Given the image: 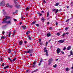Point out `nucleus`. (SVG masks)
Listing matches in <instances>:
<instances>
[{
    "label": "nucleus",
    "instance_id": "obj_30",
    "mask_svg": "<svg viewBox=\"0 0 73 73\" xmlns=\"http://www.w3.org/2000/svg\"><path fill=\"white\" fill-rule=\"evenodd\" d=\"M33 68H35V67H36V66L35 64H33L32 66Z\"/></svg>",
    "mask_w": 73,
    "mask_h": 73
},
{
    "label": "nucleus",
    "instance_id": "obj_55",
    "mask_svg": "<svg viewBox=\"0 0 73 73\" xmlns=\"http://www.w3.org/2000/svg\"><path fill=\"white\" fill-rule=\"evenodd\" d=\"M24 42V43H25V44H27V42L26 41H25Z\"/></svg>",
    "mask_w": 73,
    "mask_h": 73
},
{
    "label": "nucleus",
    "instance_id": "obj_54",
    "mask_svg": "<svg viewBox=\"0 0 73 73\" xmlns=\"http://www.w3.org/2000/svg\"><path fill=\"white\" fill-rule=\"evenodd\" d=\"M58 25V23H57V22H56L55 25Z\"/></svg>",
    "mask_w": 73,
    "mask_h": 73
},
{
    "label": "nucleus",
    "instance_id": "obj_14",
    "mask_svg": "<svg viewBox=\"0 0 73 73\" xmlns=\"http://www.w3.org/2000/svg\"><path fill=\"white\" fill-rule=\"evenodd\" d=\"M46 55L47 57H48L49 56V54H48V50H46Z\"/></svg>",
    "mask_w": 73,
    "mask_h": 73
},
{
    "label": "nucleus",
    "instance_id": "obj_45",
    "mask_svg": "<svg viewBox=\"0 0 73 73\" xmlns=\"http://www.w3.org/2000/svg\"><path fill=\"white\" fill-rule=\"evenodd\" d=\"M39 41L40 42H41V39H39Z\"/></svg>",
    "mask_w": 73,
    "mask_h": 73
},
{
    "label": "nucleus",
    "instance_id": "obj_59",
    "mask_svg": "<svg viewBox=\"0 0 73 73\" xmlns=\"http://www.w3.org/2000/svg\"><path fill=\"white\" fill-rule=\"evenodd\" d=\"M52 29V28L51 27H50L49 28V29L50 30H51Z\"/></svg>",
    "mask_w": 73,
    "mask_h": 73
},
{
    "label": "nucleus",
    "instance_id": "obj_52",
    "mask_svg": "<svg viewBox=\"0 0 73 73\" xmlns=\"http://www.w3.org/2000/svg\"><path fill=\"white\" fill-rule=\"evenodd\" d=\"M61 53L62 54H65V53H64V52H63V51H62V52H61Z\"/></svg>",
    "mask_w": 73,
    "mask_h": 73
},
{
    "label": "nucleus",
    "instance_id": "obj_7",
    "mask_svg": "<svg viewBox=\"0 0 73 73\" xmlns=\"http://www.w3.org/2000/svg\"><path fill=\"white\" fill-rule=\"evenodd\" d=\"M64 42V40H60L58 41V42H59V43H60L61 44L62 43H63Z\"/></svg>",
    "mask_w": 73,
    "mask_h": 73
},
{
    "label": "nucleus",
    "instance_id": "obj_20",
    "mask_svg": "<svg viewBox=\"0 0 73 73\" xmlns=\"http://www.w3.org/2000/svg\"><path fill=\"white\" fill-rule=\"evenodd\" d=\"M16 59H17V58H14L13 60H12L13 62V61H15V60H16Z\"/></svg>",
    "mask_w": 73,
    "mask_h": 73
},
{
    "label": "nucleus",
    "instance_id": "obj_32",
    "mask_svg": "<svg viewBox=\"0 0 73 73\" xmlns=\"http://www.w3.org/2000/svg\"><path fill=\"white\" fill-rule=\"evenodd\" d=\"M44 52H46V47H45L44 48Z\"/></svg>",
    "mask_w": 73,
    "mask_h": 73
},
{
    "label": "nucleus",
    "instance_id": "obj_41",
    "mask_svg": "<svg viewBox=\"0 0 73 73\" xmlns=\"http://www.w3.org/2000/svg\"><path fill=\"white\" fill-rule=\"evenodd\" d=\"M9 8H12V6L9 5Z\"/></svg>",
    "mask_w": 73,
    "mask_h": 73
},
{
    "label": "nucleus",
    "instance_id": "obj_22",
    "mask_svg": "<svg viewBox=\"0 0 73 73\" xmlns=\"http://www.w3.org/2000/svg\"><path fill=\"white\" fill-rule=\"evenodd\" d=\"M66 72H68L69 70V68H66Z\"/></svg>",
    "mask_w": 73,
    "mask_h": 73
},
{
    "label": "nucleus",
    "instance_id": "obj_64",
    "mask_svg": "<svg viewBox=\"0 0 73 73\" xmlns=\"http://www.w3.org/2000/svg\"><path fill=\"white\" fill-rule=\"evenodd\" d=\"M65 34L66 35H68V34H69V33H66Z\"/></svg>",
    "mask_w": 73,
    "mask_h": 73
},
{
    "label": "nucleus",
    "instance_id": "obj_1",
    "mask_svg": "<svg viewBox=\"0 0 73 73\" xmlns=\"http://www.w3.org/2000/svg\"><path fill=\"white\" fill-rule=\"evenodd\" d=\"M11 18V17L8 16H5V18L3 19V21H2V23L3 24H5L7 23V24H9L10 25H11L12 24V23L11 22V21H6L7 19H9Z\"/></svg>",
    "mask_w": 73,
    "mask_h": 73
},
{
    "label": "nucleus",
    "instance_id": "obj_57",
    "mask_svg": "<svg viewBox=\"0 0 73 73\" xmlns=\"http://www.w3.org/2000/svg\"><path fill=\"white\" fill-rule=\"evenodd\" d=\"M42 16V14L41 13L39 14V16Z\"/></svg>",
    "mask_w": 73,
    "mask_h": 73
},
{
    "label": "nucleus",
    "instance_id": "obj_51",
    "mask_svg": "<svg viewBox=\"0 0 73 73\" xmlns=\"http://www.w3.org/2000/svg\"><path fill=\"white\" fill-rule=\"evenodd\" d=\"M29 9V7H27V8H26V10H28Z\"/></svg>",
    "mask_w": 73,
    "mask_h": 73
},
{
    "label": "nucleus",
    "instance_id": "obj_39",
    "mask_svg": "<svg viewBox=\"0 0 73 73\" xmlns=\"http://www.w3.org/2000/svg\"><path fill=\"white\" fill-rule=\"evenodd\" d=\"M29 70H26V73H28L29 72Z\"/></svg>",
    "mask_w": 73,
    "mask_h": 73
},
{
    "label": "nucleus",
    "instance_id": "obj_62",
    "mask_svg": "<svg viewBox=\"0 0 73 73\" xmlns=\"http://www.w3.org/2000/svg\"><path fill=\"white\" fill-rule=\"evenodd\" d=\"M13 53H14V54H16V51H14Z\"/></svg>",
    "mask_w": 73,
    "mask_h": 73
},
{
    "label": "nucleus",
    "instance_id": "obj_24",
    "mask_svg": "<svg viewBox=\"0 0 73 73\" xmlns=\"http://www.w3.org/2000/svg\"><path fill=\"white\" fill-rule=\"evenodd\" d=\"M70 55H73V52L72 50H71L70 52Z\"/></svg>",
    "mask_w": 73,
    "mask_h": 73
},
{
    "label": "nucleus",
    "instance_id": "obj_17",
    "mask_svg": "<svg viewBox=\"0 0 73 73\" xmlns=\"http://www.w3.org/2000/svg\"><path fill=\"white\" fill-rule=\"evenodd\" d=\"M70 49H71V46H69L67 48V50H70Z\"/></svg>",
    "mask_w": 73,
    "mask_h": 73
},
{
    "label": "nucleus",
    "instance_id": "obj_33",
    "mask_svg": "<svg viewBox=\"0 0 73 73\" xmlns=\"http://www.w3.org/2000/svg\"><path fill=\"white\" fill-rule=\"evenodd\" d=\"M69 29V27H66L65 28V30L66 31V30H67V29Z\"/></svg>",
    "mask_w": 73,
    "mask_h": 73
},
{
    "label": "nucleus",
    "instance_id": "obj_13",
    "mask_svg": "<svg viewBox=\"0 0 73 73\" xmlns=\"http://www.w3.org/2000/svg\"><path fill=\"white\" fill-rule=\"evenodd\" d=\"M8 58L10 61L11 62H13V61L12 60V58H10L9 57H8Z\"/></svg>",
    "mask_w": 73,
    "mask_h": 73
},
{
    "label": "nucleus",
    "instance_id": "obj_27",
    "mask_svg": "<svg viewBox=\"0 0 73 73\" xmlns=\"http://www.w3.org/2000/svg\"><path fill=\"white\" fill-rule=\"evenodd\" d=\"M43 3L44 4H45V3H46V1H45V0H43Z\"/></svg>",
    "mask_w": 73,
    "mask_h": 73
},
{
    "label": "nucleus",
    "instance_id": "obj_49",
    "mask_svg": "<svg viewBox=\"0 0 73 73\" xmlns=\"http://www.w3.org/2000/svg\"><path fill=\"white\" fill-rule=\"evenodd\" d=\"M1 37L2 38H3V39H4L5 38L4 36H2Z\"/></svg>",
    "mask_w": 73,
    "mask_h": 73
},
{
    "label": "nucleus",
    "instance_id": "obj_35",
    "mask_svg": "<svg viewBox=\"0 0 73 73\" xmlns=\"http://www.w3.org/2000/svg\"><path fill=\"white\" fill-rule=\"evenodd\" d=\"M9 67V66H8V65L6 66V68L7 69H8V68Z\"/></svg>",
    "mask_w": 73,
    "mask_h": 73
},
{
    "label": "nucleus",
    "instance_id": "obj_36",
    "mask_svg": "<svg viewBox=\"0 0 73 73\" xmlns=\"http://www.w3.org/2000/svg\"><path fill=\"white\" fill-rule=\"evenodd\" d=\"M56 66H57V65L56 64L55 65L53 66V67H54V68H56Z\"/></svg>",
    "mask_w": 73,
    "mask_h": 73
},
{
    "label": "nucleus",
    "instance_id": "obj_46",
    "mask_svg": "<svg viewBox=\"0 0 73 73\" xmlns=\"http://www.w3.org/2000/svg\"><path fill=\"white\" fill-rule=\"evenodd\" d=\"M57 35L58 36H60V33H58Z\"/></svg>",
    "mask_w": 73,
    "mask_h": 73
},
{
    "label": "nucleus",
    "instance_id": "obj_48",
    "mask_svg": "<svg viewBox=\"0 0 73 73\" xmlns=\"http://www.w3.org/2000/svg\"><path fill=\"white\" fill-rule=\"evenodd\" d=\"M14 3H15V4H17V2H16V1H14Z\"/></svg>",
    "mask_w": 73,
    "mask_h": 73
},
{
    "label": "nucleus",
    "instance_id": "obj_5",
    "mask_svg": "<svg viewBox=\"0 0 73 73\" xmlns=\"http://www.w3.org/2000/svg\"><path fill=\"white\" fill-rule=\"evenodd\" d=\"M1 6H4L5 5V1H3L0 3Z\"/></svg>",
    "mask_w": 73,
    "mask_h": 73
},
{
    "label": "nucleus",
    "instance_id": "obj_19",
    "mask_svg": "<svg viewBox=\"0 0 73 73\" xmlns=\"http://www.w3.org/2000/svg\"><path fill=\"white\" fill-rule=\"evenodd\" d=\"M58 12V9H56V10H55V13H57V12Z\"/></svg>",
    "mask_w": 73,
    "mask_h": 73
},
{
    "label": "nucleus",
    "instance_id": "obj_34",
    "mask_svg": "<svg viewBox=\"0 0 73 73\" xmlns=\"http://www.w3.org/2000/svg\"><path fill=\"white\" fill-rule=\"evenodd\" d=\"M70 20V19H67V20L66 21V22H68V21H69Z\"/></svg>",
    "mask_w": 73,
    "mask_h": 73
},
{
    "label": "nucleus",
    "instance_id": "obj_40",
    "mask_svg": "<svg viewBox=\"0 0 73 73\" xmlns=\"http://www.w3.org/2000/svg\"><path fill=\"white\" fill-rule=\"evenodd\" d=\"M66 35V34H65V33L63 34L62 35V37H64V35Z\"/></svg>",
    "mask_w": 73,
    "mask_h": 73
},
{
    "label": "nucleus",
    "instance_id": "obj_43",
    "mask_svg": "<svg viewBox=\"0 0 73 73\" xmlns=\"http://www.w3.org/2000/svg\"><path fill=\"white\" fill-rule=\"evenodd\" d=\"M2 34H4L5 33V32H4V31H3L2 32Z\"/></svg>",
    "mask_w": 73,
    "mask_h": 73
},
{
    "label": "nucleus",
    "instance_id": "obj_21",
    "mask_svg": "<svg viewBox=\"0 0 73 73\" xmlns=\"http://www.w3.org/2000/svg\"><path fill=\"white\" fill-rule=\"evenodd\" d=\"M37 70H38V69L35 70L33 71L32 72V73H34V72H36L37 71Z\"/></svg>",
    "mask_w": 73,
    "mask_h": 73
},
{
    "label": "nucleus",
    "instance_id": "obj_18",
    "mask_svg": "<svg viewBox=\"0 0 73 73\" xmlns=\"http://www.w3.org/2000/svg\"><path fill=\"white\" fill-rule=\"evenodd\" d=\"M28 38L29 40H32V38H31V37L29 36V35L28 36Z\"/></svg>",
    "mask_w": 73,
    "mask_h": 73
},
{
    "label": "nucleus",
    "instance_id": "obj_12",
    "mask_svg": "<svg viewBox=\"0 0 73 73\" xmlns=\"http://www.w3.org/2000/svg\"><path fill=\"white\" fill-rule=\"evenodd\" d=\"M19 45L21 46V45L23 44V41H20L19 42Z\"/></svg>",
    "mask_w": 73,
    "mask_h": 73
},
{
    "label": "nucleus",
    "instance_id": "obj_61",
    "mask_svg": "<svg viewBox=\"0 0 73 73\" xmlns=\"http://www.w3.org/2000/svg\"><path fill=\"white\" fill-rule=\"evenodd\" d=\"M17 12H18V10H16L15 13H17Z\"/></svg>",
    "mask_w": 73,
    "mask_h": 73
},
{
    "label": "nucleus",
    "instance_id": "obj_31",
    "mask_svg": "<svg viewBox=\"0 0 73 73\" xmlns=\"http://www.w3.org/2000/svg\"><path fill=\"white\" fill-rule=\"evenodd\" d=\"M5 65L4 64V63H3L2 64V65H1V66H4Z\"/></svg>",
    "mask_w": 73,
    "mask_h": 73
},
{
    "label": "nucleus",
    "instance_id": "obj_50",
    "mask_svg": "<svg viewBox=\"0 0 73 73\" xmlns=\"http://www.w3.org/2000/svg\"><path fill=\"white\" fill-rule=\"evenodd\" d=\"M48 44V42H46V46H47V44Z\"/></svg>",
    "mask_w": 73,
    "mask_h": 73
},
{
    "label": "nucleus",
    "instance_id": "obj_53",
    "mask_svg": "<svg viewBox=\"0 0 73 73\" xmlns=\"http://www.w3.org/2000/svg\"><path fill=\"white\" fill-rule=\"evenodd\" d=\"M5 70V69H7V68L6 67H4L3 68Z\"/></svg>",
    "mask_w": 73,
    "mask_h": 73
},
{
    "label": "nucleus",
    "instance_id": "obj_25",
    "mask_svg": "<svg viewBox=\"0 0 73 73\" xmlns=\"http://www.w3.org/2000/svg\"><path fill=\"white\" fill-rule=\"evenodd\" d=\"M8 50H9V53H11V50L10 49H8Z\"/></svg>",
    "mask_w": 73,
    "mask_h": 73
},
{
    "label": "nucleus",
    "instance_id": "obj_11",
    "mask_svg": "<svg viewBox=\"0 0 73 73\" xmlns=\"http://www.w3.org/2000/svg\"><path fill=\"white\" fill-rule=\"evenodd\" d=\"M41 21L44 23V21H45V18L43 17H42L41 19Z\"/></svg>",
    "mask_w": 73,
    "mask_h": 73
},
{
    "label": "nucleus",
    "instance_id": "obj_42",
    "mask_svg": "<svg viewBox=\"0 0 73 73\" xmlns=\"http://www.w3.org/2000/svg\"><path fill=\"white\" fill-rule=\"evenodd\" d=\"M36 27H39V25L38 24H36Z\"/></svg>",
    "mask_w": 73,
    "mask_h": 73
},
{
    "label": "nucleus",
    "instance_id": "obj_28",
    "mask_svg": "<svg viewBox=\"0 0 73 73\" xmlns=\"http://www.w3.org/2000/svg\"><path fill=\"white\" fill-rule=\"evenodd\" d=\"M6 7H9V3H7L6 5Z\"/></svg>",
    "mask_w": 73,
    "mask_h": 73
},
{
    "label": "nucleus",
    "instance_id": "obj_56",
    "mask_svg": "<svg viewBox=\"0 0 73 73\" xmlns=\"http://www.w3.org/2000/svg\"><path fill=\"white\" fill-rule=\"evenodd\" d=\"M14 21H17V20L16 19H14Z\"/></svg>",
    "mask_w": 73,
    "mask_h": 73
},
{
    "label": "nucleus",
    "instance_id": "obj_44",
    "mask_svg": "<svg viewBox=\"0 0 73 73\" xmlns=\"http://www.w3.org/2000/svg\"><path fill=\"white\" fill-rule=\"evenodd\" d=\"M66 49V48L65 47H64V48L63 49V50H65Z\"/></svg>",
    "mask_w": 73,
    "mask_h": 73
},
{
    "label": "nucleus",
    "instance_id": "obj_60",
    "mask_svg": "<svg viewBox=\"0 0 73 73\" xmlns=\"http://www.w3.org/2000/svg\"><path fill=\"white\" fill-rule=\"evenodd\" d=\"M49 24V22H48L47 23V25H48V24Z\"/></svg>",
    "mask_w": 73,
    "mask_h": 73
},
{
    "label": "nucleus",
    "instance_id": "obj_26",
    "mask_svg": "<svg viewBox=\"0 0 73 73\" xmlns=\"http://www.w3.org/2000/svg\"><path fill=\"white\" fill-rule=\"evenodd\" d=\"M47 17H49V12H48L47 13Z\"/></svg>",
    "mask_w": 73,
    "mask_h": 73
},
{
    "label": "nucleus",
    "instance_id": "obj_15",
    "mask_svg": "<svg viewBox=\"0 0 73 73\" xmlns=\"http://www.w3.org/2000/svg\"><path fill=\"white\" fill-rule=\"evenodd\" d=\"M36 23V21H34L32 22L31 25H34V24H35Z\"/></svg>",
    "mask_w": 73,
    "mask_h": 73
},
{
    "label": "nucleus",
    "instance_id": "obj_63",
    "mask_svg": "<svg viewBox=\"0 0 73 73\" xmlns=\"http://www.w3.org/2000/svg\"><path fill=\"white\" fill-rule=\"evenodd\" d=\"M22 24V22H21L19 24V25H21Z\"/></svg>",
    "mask_w": 73,
    "mask_h": 73
},
{
    "label": "nucleus",
    "instance_id": "obj_10",
    "mask_svg": "<svg viewBox=\"0 0 73 73\" xmlns=\"http://www.w3.org/2000/svg\"><path fill=\"white\" fill-rule=\"evenodd\" d=\"M42 59H41L38 64V66H40V65H41V62H42Z\"/></svg>",
    "mask_w": 73,
    "mask_h": 73
},
{
    "label": "nucleus",
    "instance_id": "obj_4",
    "mask_svg": "<svg viewBox=\"0 0 73 73\" xmlns=\"http://www.w3.org/2000/svg\"><path fill=\"white\" fill-rule=\"evenodd\" d=\"M56 53L57 54H59L60 52H61V49L60 48H58L56 50Z\"/></svg>",
    "mask_w": 73,
    "mask_h": 73
},
{
    "label": "nucleus",
    "instance_id": "obj_37",
    "mask_svg": "<svg viewBox=\"0 0 73 73\" xmlns=\"http://www.w3.org/2000/svg\"><path fill=\"white\" fill-rule=\"evenodd\" d=\"M54 11H56V9H52V12H54Z\"/></svg>",
    "mask_w": 73,
    "mask_h": 73
},
{
    "label": "nucleus",
    "instance_id": "obj_38",
    "mask_svg": "<svg viewBox=\"0 0 73 73\" xmlns=\"http://www.w3.org/2000/svg\"><path fill=\"white\" fill-rule=\"evenodd\" d=\"M15 32L13 31V36H14V35H15Z\"/></svg>",
    "mask_w": 73,
    "mask_h": 73
},
{
    "label": "nucleus",
    "instance_id": "obj_6",
    "mask_svg": "<svg viewBox=\"0 0 73 73\" xmlns=\"http://www.w3.org/2000/svg\"><path fill=\"white\" fill-rule=\"evenodd\" d=\"M15 6V7H16V8H17V9H19L20 7V5H19L18 4H16Z\"/></svg>",
    "mask_w": 73,
    "mask_h": 73
},
{
    "label": "nucleus",
    "instance_id": "obj_23",
    "mask_svg": "<svg viewBox=\"0 0 73 73\" xmlns=\"http://www.w3.org/2000/svg\"><path fill=\"white\" fill-rule=\"evenodd\" d=\"M55 6H58V5H59V3H56L55 5Z\"/></svg>",
    "mask_w": 73,
    "mask_h": 73
},
{
    "label": "nucleus",
    "instance_id": "obj_9",
    "mask_svg": "<svg viewBox=\"0 0 73 73\" xmlns=\"http://www.w3.org/2000/svg\"><path fill=\"white\" fill-rule=\"evenodd\" d=\"M51 35H52L50 34V33H48L47 34V36L48 37H50V36H51Z\"/></svg>",
    "mask_w": 73,
    "mask_h": 73
},
{
    "label": "nucleus",
    "instance_id": "obj_2",
    "mask_svg": "<svg viewBox=\"0 0 73 73\" xmlns=\"http://www.w3.org/2000/svg\"><path fill=\"white\" fill-rule=\"evenodd\" d=\"M53 60L52 58L48 60V65H50L51 63H52V62Z\"/></svg>",
    "mask_w": 73,
    "mask_h": 73
},
{
    "label": "nucleus",
    "instance_id": "obj_8",
    "mask_svg": "<svg viewBox=\"0 0 73 73\" xmlns=\"http://www.w3.org/2000/svg\"><path fill=\"white\" fill-rule=\"evenodd\" d=\"M21 27L23 29H24L25 30V29H27V27L26 26H22Z\"/></svg>",
    "mask_w": 73,
    "mask_h": 73
},
{
    "label": "nucleus",
    "instance_id": "obj_16",
    "mask_svg": "<svg viewBox=\"0 0 73 73\" xmlns=\"http://www.w3.org/2000/svg\"><path fill=\"white\" fill-rule=\"evenodd\" d=\"M3 11L2 12V13H3V14H4V15H5V14H6V12H5V11L4 10V9L3 10Z\"/></svg>",
    "mask_w": 73,
    "mask_h": 73
},
{
    "label": "nucleus",
    "instance_id": "obj_47",
    "mask_svg": "<svg viewBox=\"0 0 73 73\" xmlns=\"http://www.w3.org/2000/svg\"><path fill=\"white\" fill-rule=\"evenodd\" d=\"M33 64L34 65H35V64H36V61H35V62L33 63Z\"/></svg>",
    "mask_w": 73,
    "mask_h": 73
},
{
    "label": "nucleus",
    "instance_id": "obj_58",
    "mask_svg": "<svg viewBox=\"0 0 73 73\" xmlns=\"http://www.w3.org/2000/svg\"><path fill=\"white\" fill-rule=\"evenodd\" d=\"M26 34L27 35H29V33L28 32H26Z\"/></svg>",
    "mask_w": 73,
    "mask_h": 73
},
{
    "label": "nucleus",
    "instance_id": "obj_29",
    "mask_svg": "<svg viewBox=\"0 0 73 73\" xmlns=\"http://www.w3.org/2000/svg\"><path fill=\"white\" fill-rule=\"evenodd\" d=\"M24 52L27 54V53H28V51H24Z\"/></svg>",
    "mask_w": 73,
    "mask_h": 73
},
{
    "label": "nucleus",
    "instance_id": "obj_3",
    "mask_svg": "<svg viewBox=\"0 0 73 73\" xmlns=\"http://www.w3.org/2000/svg\"><path fill=\"white\" fill-rule=\"evenodd\" d=\"M33 49H29L28 51V53H33Z\"/></svg>",
    "mask_w": 73,
    "mask_h": 73
}]
</instances>
